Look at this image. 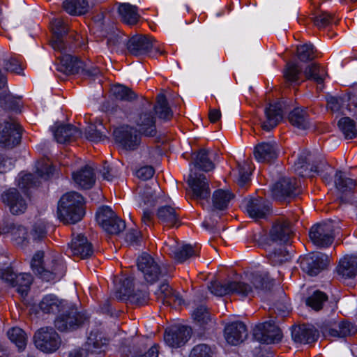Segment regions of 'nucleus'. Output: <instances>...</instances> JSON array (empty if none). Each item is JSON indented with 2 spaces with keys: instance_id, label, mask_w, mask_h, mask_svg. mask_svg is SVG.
<instances>
[{
  "instance_id": "f257e3e1",
  "label": "nucleus",
  "mask_w": 357,
  "mask_h": 357,
  "mask_svg": "<svg viewBox=\"0 0 357 357\" xmlns=\"http://www.w3.org/2000/svg\"><path fill=\"white\" fill-rule=\"evenodd\" d=\"M84 198L76 192H70L61 197L59 200L57 214L59 218L65 223L75 224L84 217Z\"/></svg>"
},
{
  "instance_id": "f03ea898",
  "label": "nucleus",
  "mask_w": 357,
  "mask_h": 357,
  "mask_svg": "<svg viewBox=\"0 0 357 357\" xmlns=\"http://www.w3.org/2000/svg\"><path fill=\"white\" fill-rule=\"evenodd\" d=\"M44 257L42 251H38L33 255L31 262L32 271L47 282L59 280L65 273L63 263L52 257H46L45 259Z\"/></svg>"
},
{
  "instance_id": "7ed1b4c3",
  "label": "nucleus",
  "mask_w": 357,
  "mask_h": 357,
  "mask_svg": "<svg viewBox=\"0 0 357 357\" xmlns=\"http://www.w3.org/2000/svg\"><path fill=\"white\" fill-rule=\"evenodd\" d=\"M86 319L84 313L79 312L75 305L68 301L56 317L54 325L60 331H70L79 328Z\"/></svg>"
},
{
  "instance_id": "20e7f679",
  "label": "nucleus",
  "mask_w": 357,
  "mask_h": 357,
  "mask_svg": "<svg viewBox=\"0 0 357 357\" xmlns=\"http://www.w3.org/2000/svg\"><path fill=\"white\" fill-rule=\"evenodd\" d=\"M293 234L294 231L290 222L280 218L273 223L268 236L260 239L261 245L267 249L268 247L274 244L280 245L287 244L290 241Z\"/></svg>"
},
{
  "instance_id": "39448f33",
  "label": "nucleus",
  "mask_w": 357,
  "mask_h": 357,
  "mask_svg": "<svg viewBox=\"0 0 357 357\" xmlns=\"http://www.w3.org/2000/svg\"><path fill=\"white\" fill-rule=\"evenodd\" d=\"M52 47L57 52L56 57L60 60V66L57 68L59 71L68 75L79 73L81 69H84V62L69 53L70 50L63 40H53Z\"/></svg>"
},
{
  "instance_id": "423d86ee",
  "label": "nucleus",
  "mask_w": 357,
  "mask_h": 357,
  "mask_svg": "<svg viewBox=\"0 0 357 357\" xmlns=\"http://www.w3.org/2000/svg\"><path fill=\"white\" fill-rule=\"evenodd\" d=\"M312 160V155L307 151H303L294 163V172L300 176H310L311 173L314 172L322 174V178L326 182H329V175L324 173L329 169V166L323 160L314 161L312 165L310 162Z\"/></svg>"
},
{
  "instance_id": "0eeeda50",
  "label": "nucleus",
  "mask_w": 357,
  "mask_h": 357,
  "mask_svg": "<svg viewBox=\"0 0 357 357\" xmlns=\"http://www.w3.org/2000/svg\"><path fill=\"white\" fill-rule=\"evenodd\" d=\"M238 284H245L240 288L242 296H253L255 294H261L269 291L273 285V280L266 272L256 271L248 275L246 281H240Z\"/></svg>"
},
{
  "instance_id": "6e6552de",
  "label": "nucleus",
  "mask_w": 357,
  "mask_h": 357,
  "mask_svg": "<svg viewBox=\"0 0 357 357\" xmlns=\"http://www.w3.org/2000/svg\"><path fill=\"white\" fill-rule=\"evenodd\" d=\"M138 270L142 273L144 279L150 284L158 281L167 275L165 267L147 253H143L137 259Z\"/></svg>"
},
{
  "instance_id": "1a4fd4ad",
  "label": "nucleus",
  "mask_w": 357,
  "mask_h": 357,
  "mask_svg": "<svg viewBox=\"0 0 357 357\" xmlns=\"http://www.w3.org/2000/svg\"><path fill=\"white\" fill-rule=\"evenodd\" d=\"M152 109L151 102L145 100L144 108L133 117L135 130L146 137H154L157 134L155 117L151 112Z\"/></svg>"
},
{
  "instance_id": "9d476101",
  "label": "nucleus",
  "mask_w": 357,
  "mask_h": 357,
  "mask_svg": "<svg viewBox=\"0 0 357 357\" xmlns=\"http://www.w3.org/2000/svg\"><path fill=\"white\" fill-rule=\"evenodd\" d=\"M335 228V222L331 220L316 224L311 227L309 237L315 245L328 247L334 241Z\"/></svg>"
},
{
  "instance_id": "9b49d317",
  "label": "nucleus",
  "mask_w": 357,
  "mask_h": 357,
  "mask_svg": "<svg viewBox=\"0 0 357 357\" xmlns=\"http://www.w3.org/2000/svg\"><path fill=\"white\" fill-rule=\"evenodd\" d=\"M98 225L107 233L119 234L126 228V223L109 206H102L96 213Z\"/></svg>"
},
{
  "instance_id": "f8f14e48",
  "label": "nucleus",
  "mask_w": 357,
  "mask_h": 357,
  "mask_svg": "<svg viewBox=\"0 0 357 357\" xmlns=\"http://www.w3.org/2000/svg\"><path fill=\"white\" fill-rule=\"evenodd\" d=\"M191 191V197L198 203L204 205L211 195L208 181L203 174L193 173L191 170L187 181Z\"/></svg>"
},
{
  "instance_id": "ddd939ff",
  "label": "nucleus",
  "mask_w": 357,
  "mask_h": 357,
  "mask_svg": "<svg viewBox=\"0 0 357 357\" xmlns=\"http://www.w3.org/2000/svg\"><path fill=\"white\" fill-rule=\"evenodd\" d=\"M34 344L40 351L46 353L54 352L61 344L58 333L51 327L38 329L33 336Z\"/></svg>"
},
{
  "instance_id": "4468645a",
  "label": "nucleus",
  "mask_w": 357,
  "mask_h": 357,
  "mask_svg": "<svg viewBox=\"0 0 357 357\" xmlns=\"http://www.w3.org/2000/svg\"><path fill=\"white\" fill-rule=\"evenodd\" d=\"M3 204L13 215L24 213L28 207V199L25 194L20 192L15 188H10L1 195Z\"/></svg>"
},
{
  "instance_id": "2eb2a0df",
  "label": "nucleus",
  "mask_w": 357,
  "mask_h": 357,
  "mask_svg": "<svg viewBox=\"0 0 357 357\" xmlns=\"http://www.w3.org/2000/svg\"><path fill=\"white\" fill-rule=\"evenodd\" d=\"M0 278L16 287L17 291L22 296H26L30 289L33 278L29 273L16 274L11 268L0 269Z\"/></svg>"
},
{
  "instance_id": "dca6fc26",
  "label": "nucleus",
  "mask_w": 357,
  "mask_h": 357,
  "mask_svg": "<svg viewBox=\"0 0 357 357\" xmlns=\"http://www.w3.org/2000/svg\"><path fill=\"white\" fill-rule=\"evenodd\" d=\"M255 339L264 344H274L280 342L282 337L281 330L273 320L259 324L253 329Z\"/></svg>"
},
{
  "instance_id": "f3484780",
  "label": "nucleus",
  "mask_w": 357,
  "mask_h": 357,
  "mask_svg": "<svg viewBox=\"0 0 357 357\" xmlns=\"http://www.w3.org/2000/svg\"><path fill=\"white\" fill-rule=\"evenodd\" d=\"M21 140V128L14 119L9 118L0 124V145L13 148Z\"/></svg>"
},
{
  "instance_id": "a211bd4d",
  "label": "nucleus",
  "mask_w": 357,
  "mask_h": 357,
  "mask_svg": "<svg viewBox=\"0 0 357 357\" xmlns=\"http://www.w3.org/2000/svg\"><path fill=\"white\" fill-rule=\"evenodd\" d=\"M328 264V255L321 252H312L301 259V269L310 276L318 275Z\"/></svg>"
},
{
  "instance_id": "6ab92c4d",
  "label": "nucleus",
  "mask_w": 357,
  "mask_h": 357,
  "mask_svg": "<svg viewBox=\"0 0 357 357\" xmlns=\"http://www.w3.org/2000/svg\"><path fill=\"white\" fill-rule=\"evenodd\" d=\"M133 280L130 278L124 279L121 287L116 290L115 296L120 300H128L130 303L141 305L146 303L149 294L146 291H134Z\"/></svg>"
},
{
  "instance_id": "aec40b11",
  "label": "nucleus",
  "mask_w": 357,
  "mask_h": 357,
  "mask_svg": "<svg viewBox=\"0 0 357 357\" xmlns=\"http://www.w3.org/2000/svg\"><path fill=\"white\" fill-rule=\"evenodd\" d=\"M106 344L107 340L100 333L92 331L83 347L71 351L69 357H88L90 354H98Z\"/></svg>"
},
{
  "instance_id": "412c9836",
  "label": "nucleus",
  "mask_w": 357,
  "mask_h": 357,
  "mask_svg": "<svg viewBox=\"0 0 357 357\" xmlns=\"http://www.w3.org/2000/svg\"><path fill=\"white\" fill-rule=\"evenodd\" d=\"M299 184L294 178L283 177L275 183L272 188L273 197L279 201H284L287 198L298 195Z\"/></svg>"
},
{
  "instance_id": "4be33fe9",
  "label": "nucleus",
  "mask_w": 357,
  "mask_h": 357,
  "mask_svg": "<svg viewBox=\"0 0 357 357\" xmlns=\"http://www.w3.org/2000/svg\"><path fill=\"white\" fill-rule=\"evenodd\" d=\"M133 127L124 126L115 129L114 136L123 149L132 151L136 149L140 144L141 137Z\"/></svg>"
},
{
  "instance_id": "5701e85b",
  "label": "nucleus",
  "mask_w": 357,
  "mask_h": 357,
  "mask_svg": "<svg viewBox=\"0 0 357 357\" xmlns=\"http://www.w3.org/2000/svg\"><path fill=\"white\" fill-rule=\"evenodd\" d=\"M191 329L184 326H172L165 330L164 340L171 347H180L190 339Z\"/></svg>"
},
{
  "instance_id": "b1692460",
  "label": "nucleus",
  "mask_w": 357,
  "mask_h": 357,
  "mask_svg": "<svg viewBox=\"0 0 357 357\" xmlns=\"http://www.w3.org/2000/svg\"><path fill=\"white\" fill-rule=\"evenodd\" d=\"M67 301L59 299L54 294H47L43 297L38 305L31 307V312L38 314L40 311L45 314H55L61 312L67 303Z\"/></svg>"
},
{
  "instance_id": "393cba45",
  "label": "nucleus",
  "mask_w": 357,
  "mask_h": 357,
  "mask_svg": "<svg viewBox=\"0 0 357 357\" xmlns=\"http://www.w3.org/2000/svg\"><path fill=\"white\" fill-rule=\"evenodd\" d=\"M285 104L278 102L269 104L264 109L266 119L262 122L261 127L266 131L273 129L282 120Z\"/></svg>"
},
{
  "instance_id": "a878e982",
  "label": "nucleus",
  "mask_w": 357,
  "mask_h": 357,
  "mask_svg": "<svg viewBox=\"0 0 357 357\" xmlns=\"http://www.w3.org/2000/svg\"><path fill=\"white\" fill-rule=\"evenodd\" d=\"M334 184L337 196L343 202L349 201L351 195L356 185V181L346 176L342 171H337L335 174Z\"/></svg>"
},
{
  "instance_id": "bb28decb",
  "label": "nucleus",
  "mask_w": 357,
  "mask_h": 357,
  "mask_svg": "<svg viewBox=\"0 0 357 357\" xmlns=\"http://www.w3.org/2000/svg\"><path fill=\"white\" fill-rule=\"evenodd\" d=\"M249 216L254 219L264 218L269 213V202L261 197L246 199L243 202Z\"/></svg>"
},
{
  "instance_id": "cd10ccee",
  "label": "nucleus",
  "mask_w": 357,
  "mask_h": 357,
  "mask_svg": "<svg viewBox=\"0 0 357 357\" xmlns=\"http://www.w3.org/2000/svg\"><path fill=\"white\" fill-rule=\"evenodd\" d=\"M278 151L279 147L275 142H261L255 146L253 155L259 162H270L278 158Z\"/></svg>"
},
{
  "instance_id": "c85d7f7f",
  "label": "nucleus",
  "mask_w": 357,
  "mask_h": 357,
  "mask_svg": "<svg viewBox=\"0 0 357 357\" xmlns=\"http://www.w3.org/2000/svg\"><path fill=\"white\" fill-rule=\"evenodd\" d=\"M248 337L246 326L241 321H234L229 324L225 328L226 341L231 345H238Z\"/></svg>"
},
{
  "instance_id": "c756f323",
  "label": "nucleus",
  "mask_w": 357,
  "mask_h": 357,
  "mask_svg": "<svg viewBox=\"0 0 357 357\" xmlns=\"http://www.w3.org/2000/svg\"><path fill=\"white\" fill-rule=\"evenodd\" d=\"M69 248L72 255L80 259L90 257L93 254L92 244L81 234L73 235Z\"/></svg>"
},
{
  "instance_id": "7c9ffc66",
  "label": "nucleus",
  "mask_w": 357,
  "mask_h": 357,
  "mask_svg": "<svg viewBox=\"0 0 357 357\" xmlns=\"http://www.w3.org/2000/svg\"><path fill=\"white\" fill-rule=\"evenodd\" d=\"M55 139L58 143L65 144L76 140L81 136V131L71 124L56 123L52 128Z\"/></svg>"
},
{
  "instance_id": "2f4dec72",
  "label": "nucleus",
  "mask_w": 357,
  "mask_h": 357,
  "mask_svg": "<svg viewBox=\"0 0 357 357\" xmlns=\"http://www.w3.org/2000/svg\"><path fill=\"white\" fill-rule=\"evenodd\" d=\"M126 45L129 52L135 56L146 54L153 47L151 38L143 35L132 36Z\"/></svg>"
},
{
  "instance_id": "473e14b6",
  "label": "nucleus",
  "mask_w": 357,
  "mask_h": 357,
  "mask_svg": "<svg viewBox=\"0 0 357 357\" xmlns=\"http://www.w3.org/2000/svg\"><path fill=\"white\" fill-rule=\"evenodd\" d=\"M318 337V331L310 325L295 326L291 331V337L296 343L310 344L315 342Z\"/></svg>"
},
{
  "instance_id": "72a5a7b5",
  "label": "nucleus",
  "mask_w": 357,
  "mask_h": 357,
  "mask_svg": "<svg viewBox=\"0 0 357 357\" xmlns=\"http://www.w3.org/2000/svg\"><path fill=\"white\" fill-rule=\"evenodd\" d=\"M321 329L324 335L337 337L352 335L357 331V328L354 324L344 321L338 324H326L321 327Z\"/></svg>"
},
{
  "instance_id": "f704fd0d",
  "label": "nucleus",
  "mask_w": 357,
  "mask_h": 357,
  "mask_svg": "<svg viewBox=\"0 0 357 357\" xmlns=\"http://www.w3.org/2000/svg\"><path fill=\"white\" fill-rule=\"evenodd\" d=\"M72 177L76 185L83 189L91 188L95 183L94 169L89 165L72 173Z\"/></svg>"
},
{
  "instance_id": "c9c22d12",
  "label": "nucleus",
  "mask_w": 357,
  "mask_h": 357,
  "mask_svg": "<svg viewBox=\"0 0 357 357\" xmlns=\"http://www.w3.org/2000/svg\"><path fill=\"white\" fill-rule=\"evenodd\" d=\"M337 273L342 279H353L357 273V256L345 255L340 259Z\"/></svg>"
},
{
  "instance_id": "e433bc0d",
  "label": "nucleus",
  "mask_w": 357,
  "mask_h": 357,
  "mask_svg": "<svg viewBox=\"0 0 357 357\" xmlns=\"http://www.w3.org/2000/svg\"><path fill=\"white\" fill-rule=\"evenodd\" d=\"M156 217L163 225L169 227H176L181 225L179 215L176 209L170 206H163L158 208Z\"/></svg>"
},
{
  "instance_id": "4c0bfd02",
  "label": "nucleus",
  "mask_w": 357,
  "mask_h": 357,
  "mask_svg": "<svg viewBox=\"0 0 357 357\" xmlns=\"http://www.w3.org/2000/svg\"><path fill=\"white\" fill-rule=\"evenodd\" d=\"M0 234H8L12 241L16 244L21 245L28 241V232L26 229L13 222L6 223L1 229Z\"/></svg>"
},
{
  "instance_id": "58836bf2",
  "label": "nucleus",
  "mask_w": 357,
  "mask_h": 357,
  "mask_svg": "<svg viewBox=\"0 0 357 357\" xmlns=\"http://www.w3.org/2000/svg\"><path fill=\"white\" fill-rule=\"evenodd\" d=\"M245 284H238V282L231 281L222 284L216 280L211 282L208 288L211 293L216 296H223L230 293H236L240 295V288Z\"/></svg>"
},
{
  "instance_id": "ea45409f",
  "label": "nucleus",
  "mask_w": 357,
  "mask_h": 357,
  "mask_svg": "<svg viewBox=\"0 0 357 357\" xmlns=\"http://www.w3.org/2000/svg\"><path fill=\"white\" fill-rule=\"evenodd\" d=\"M234 197V195L229 190L218 189L214 191L212 195L211 211H224L229 205V202Z\"/></svg>"
},
{
  "instance_id": "a19ab883",
  "label": "nucleus",
  "mask_w": 357,
  "mask_h": 357,
  "mask_svg": "<svg viewBox=\"0 0 357 357\" xmlns=\"http://www.w3.org/2000/svg\"><path fill=\"white\" fill-rule=\"evenodd\" d=\"M118 11L121 20L128 25L135 24L139 21V15L135 6L123 3L119 5Z\"/></svg>"
},
{
  "instance_id": "79ce46f5",
  "label": "nucleus",
  "mask_w": 357,
  "mask_h": 357,
  "mask_svg": "<svg viewBox=\"0 0 357 357\" xmlns=\"http://www.w3.org/2000/svg\"><path fill=\"white\" fill-rule=\"evenodd\" d=\"M89 2L88 0H65L63 8L71 15H79L88 11Z\"/></svg>"
},
{
  "instance_id": "37998d69",
  "label": "nucleus",
  "mask_w": 357,
  "mask_h": 357,
  "mask_svg": "<svg viewBox=\"0 0 357 357\" xmlns=\"http://www.w3.org/2000/svg\"><path fill=\"white\" fill-rule=\"evenodd\" d=\"M107 130L101 121L89 126L85 130L86 138L93 142H99L107 139Z\"/></svg>"
},
{
  "instance_id": "c03bdc74",
  "label": "nucleus",
  "mask_w": 357,
  "mask_h": 357,
  "mask_svg": "<svg viewBox=\"0 0 357 357\" xmlns=\"http://www.w3.org/2000/svg\"><path fill=\"white\" fill-rule=\"evenodd\" d=\"M209 150L201 149L193 158V165L200 170L208 172L215 168V165L208 158Z\"/></svg>"
},
{
  "instance_id": "a18cd8bd",
  "label": "nucleus",
  "mask_w": 357,
  "mask_h": 357,
  "mask_svg": "<svg viewBox=\"0 0 357 357\" xmlns=\"http://www.w3.org/2000/svg\"><path fill=\"white\" fill-rule=\"evenodd\" d=\"M288 119L291 124L298 129L306 130L309 128L307 114L302 109H294L289 113Z\"/></svg>"
},
{
  "instance_id": "49530a36",
  "label": "nucleus",
  "mask_w": 357,
  "mask_h": 357,
  "mask_svg": "<svg viewBox=\"0 0 357 357\" xmlns=\"http://www.w3.org/2000/svg\"><path fill=\"white\" fill-rule=\"evenodd\" d=\"M161 192L162 191L157 184H155L153 189L150 186H146L141 194V199L144 205L147 207L154 206Z\"/></svg>"
},
{
  "instance_id": "de8ad7c7",
  "label": "nucleus",
  "mask_w": 357,
  "mask_h": 357,
  "mask_svg": "<svg viewBox=\"0 0 357 357\" xmlns=\"http://www.w3.org/2000/svg\"><path fill=\"white\" fill-rule=\"evenodd\" d=\"M303 73L307 79L312 80L319 84L323 83L326 75L324 68L317 63H311L307 66Z\"/></svg>"
},
{
  "instance_id": "09e8293b",
  "label": "nucleus",
  "mask_w": 357,
  "mask_h": 357,
  "mask_svg": "<svg viewBox=\"0 0 357 357\" xmlns=\"http://www.w3.org/2000/svg\"><path fill=\"white\" fill-rule=\"evenodd\" d=\"M9 340L13 342L20 351L26 347L27 343V335L20 328L13 327L7 332Z\"/></svg>"
},
{
  "instance_id": "8fccbe9b",
  "label": "nucleus",
  "mask_w": 357,
  "mask_h": 357,
  "mask_svg": "<svg viewBox=\"0 0 357 357\" xmlns=\"http://www.w3.org/2000/svg\"><path fill=\"white\" fill-rule=\"evenodd\" d=\"M327 295L321 291H315L305 299V304L314 311H319L323 308L324 303L327 301Z\"/></svg>"
},
{
  "instance_id": "3c124183",
  "label": "nucleus",
  "mask_w": 357,
  "mask_h": 357,
  "mask_svg": "<svg viewBox=\"0 0 357 357\" xmlns=\"http://www.w3.org/2000/svg\"><path fill=\"white\" fill-rule=\"evenodd\" d=\"M0 105L4 110L20 111V100L14 98L6 90L0 93Z\"/></svg>"
},
{
  "instance_id": "603ef678",
  "label": "nucleus",
  "mask_w": 357,
  "mask_h": 357,
  "mask_svg": "<svg viewBox=\"0 0 357 357\" xmlns=\"http://www.w3.org/2000/svg\"><path fill=\"white\" fill-rule=\"evenodd\" d=\"M348 101V96L337 97L330 96L327 98V105L333 112L344 114L345 110L349 109L347 107Z\"/></svg>"
},
{
  "instance_id": "864d4df0",
  "label": "nucleus",
  "mask_w": 357,
  "mask_h": 357,
  "mask_svg": "<svg viewBox=\"0 0 357 357\" xmlns=\"http://www.w3.org/2000/svg\"><path fill=\"white\" fill-rule=\"evenodd\" d=\"M153 109L155 113L158 115L159 118L163 119H169L172 116V112L168 103L166 97L164 94H159L157 96V103Z\"/></svg>"
},
{
  "instance_id": "5fc2aeb1",
  "label": "nucleus",
  "mask_w": 357,
  "mask_h": 357,
  "mask_svg": "<svg viewBox=\"0 0 357 357\" xmlns=\"http://www.w3.org/2000/svg\"><path fill=\"white\" fill-rule=\"evenodd\" d=\"M197 255V248L191 245L185 244L174 251V258L179 263H183L192 256Z\"/></svg>"
},
{
  "instance_id": "6e6d98bb",
  "label": "nucleus",
  "mask_w": 357,
  "mask_h": 357,
  "mask_svg": "<svg viewBox=\"0 0 357 357\" xmlns=\"http://www.w3.org/2000/svg\"><path fill=\"white\" fill-rule=\"evenodd\" d=\"M338 126L346 139H353L357 135V130L354 121L349 117H344L339 120Z\"/></svg>"
},
{
  "instance_id": "4d7b16f0",
  "label": "nucleus",
  "mask_w": 357,
  "mask_h": 357,
  "mask_svg": "<svg viewBox=\"0 0 357 357\" xmlns=\"http://www.w3.org/2000/svg\"><path fill=\"white\" fill-rule=\"evenodd\" d=\"M111 91L117 99L121 100L132 101L137 98V95L134 91L121 84L112 86Z\"/></svg>"
},
{
  "instance_id": "13d9d810",
  "label": "nucleus",
  "mask_w": 357,
  "mask_h": 357,
  "mask_svg": "<svg viewBox=\"0 0 357 357\" xmlns=\"http://www.w3.org/2000/svg\"><path fill=\"white\" fill-rule=\"evenodd\" d=\"M268 257L273 265H280L289 261L291 255L284 247H280L271 251L268 254Z\"/></svg>"
},
{
  "instance_id": "bf43d9fd",
  "label": "nucleus",
  "mask_w": 357,
  "mask_h": 357,
  "mask_svg": "<svg viewBox=\"0 0 357 357\" xmlns=\"http://www.w3.org/2000/svg\"><path fill=\"white\" fill-rule=\"evenodd\" d=\"M301 69L298 64L287 63L284 70V77L287 82L291 84H298Z\"/></svg>"
},
{
  "instance_id": "052dcab7",
  "label": "nucleus",
  "mask_w": 357,
  "mask_h": 357,
  "mask_svg": "<svg viewBox=\"0 0 357 357\" xmlns=\"http://www.w3.org/2000/svg\"><path fill=\"white\" fill-rule=\"evenodd\" d=\"M314 26L318 29L328 26L333 22V17L326 12H319L312 17Z\"/></svg>"
},
{
  "instance_id": "680f3d73",
  "label": "nucleus",
  "mask_w": 357,
  "mask_h": 357,
  "mask_svg": "<svg viewBox=\"0 0 357 357\" xmlns=\"http://www.w3.org/2000/svg\"><path fill=\"white\" fill-rule=\"evenodd\" d=\"M54 169L47 160L43 159L36 163V174L44 180H47L53 174Z\"/></svg>"
},
{
  "instance_id": "e2e57ef3",
  "label": "nucleus",
  "mask_w": 357,
  "mask_h": 357,
  "mask_svg": "<svg viewBox=\"0 0 357 357\" xmlns=\"http://www.w3.org/2000/svg\"><path fill=\"white\" fill-rule=\"evenodd\" d=\"M52 31L56 38L54 40H62V37L68 31L67 25L63 22L62 19L56 18L51 22Z\"/></svg>"
},
{
  "instance_id": "0e129e2a",
  "label": "nucleus",
  "mask_w": 357,
  "mask_h": 357,
  "mask_svg": "<svg viewBox=\"0 0 357 357\" xmlns=\"http://www.w3.org/2000/svg\"><path fill=\"white\" fill-rule=\"evenodd\" d=\"M192 317L200 326H204L211 321L210 314L204 305H200L193 312Z\"/></svg>"
},
{
  "instance_id": "69168bd1",
  "label": "nucleus",
  "mask_w": 357,
  "mask_h": 357,
  "mask_svg": "<svg viewBox=\"0 0 357 357\" xmlns=\"http://www.w3.org/2000/svg\"><path fill=\"white\" fill-rule=\"evenodd\" d=\"M173 292V289L167 283L161 284L158 289L155 291L156 299L162 304H166L169 301V298Z\"/></svg>"
},
{
  "instance_id": "338daca9",
  "label": "nucleus",
  "mask_w": 357,
  "mask_h": 357,
  "mask_svg": "<svg viewBox=\"0 0 357 357\" xmlns=\"http://www.w3.org/2000/svg\"><path fill=\"white\" fill-rule=\"evenodd\" d=\"M314 46L312 44H305L297 47V55L301 61L305 62L314 59Z\"/></svg>"
},
{
  "instance_id": "774afa93",
  "label": "nucleus",
  "mask_w": 357,
  "mask_h": 357,
  "mask_svg": "<svg viewBox=\"0 0 357 357\" xmlns=\"http://www.w3.org/2000/svg\"><path fill=\"white\" fill-rule=\"evenodd\" d=\"M238 171L237 183L241 187H243L250 180V167L247 162L238 164Z\"/></svg>"
}]
</instances>
